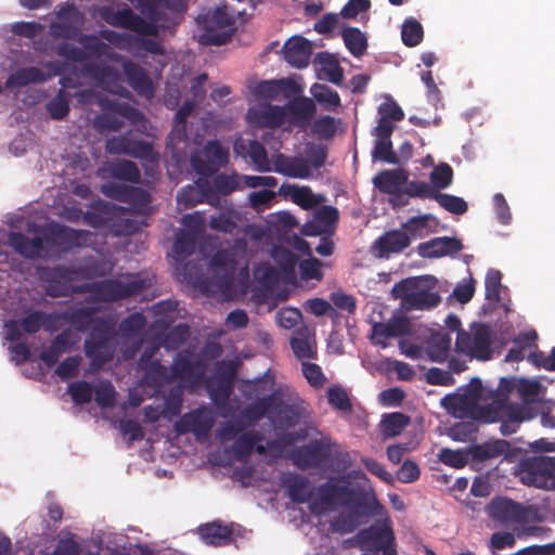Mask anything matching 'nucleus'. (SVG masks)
<instances>
[{
	"instance_id": "nucleus-50",
	"label": "nucleus",
	"mask_w": 555,
	"mask_h": 555,
	"mask_svg": "<svg viewBox=\"0 0 555 555\" xmlns=\"http://www.w3.org/2000/svg\"><path fill=\"white\" fill-rule=\"evenodd\" d=\"M430 185L439 192L447 189L453 181V169L447 163H440L435 166L429 175Z\"/></svg>"
},
{
	"instance_id": "nucleus-24",
	"label": "nucleus",
	"mask_w": 555,
	"mask_h": 555,
	"mask_svg": "<svg viewBox=\"0 0 555 555\" xmlns=\"http://www.w3.org/2000/svg\"><path fill=\"white\" fill-rule=\"evenodd\" d=\"M408 179L409 175L404 169H384L373 178V184L380 193L401 197L402 186Z\"/></svg>"
},
{
	"instance_id": "nucleus-5",
	"label": "nucleus",
	"mask_w": 555,
	"mask_h": 555,
	"mask_svg": "<svg viewBox=\"0 0 555 555\" xmlns=\"http://www.w3.org/2000/svg\"><path fill=\"white\" fill-rule=\"evenodd\" d=\"M337 443L330 436H322L319 439H311L308 443L295 449L292 452L291 459L294 465L301 470L324 467L333 457H336L344 464L349 463V454L337 451Z\"/></svg>"
},
{
	"instance_id": "nucleus-9",
	"label": "nucleus",
	"mask_w": 555,
	"mask_h": 555,
	"mask_svg": "<svg viewBox=\"0 0 555 555\" xmlns=\"http://www.w3.org/2000/svg\"><path fill=\"white\" fill-rule=\"evenodd\" d=\"M229 162V150L218 140H209L203 149L190 157L191 168L202 178L214 176Z\"/></svg>"
},
{
	"instance_id": "nucleus-38",
	"label": "nucleus",
	"mask_w": 555,
	"mask_h": 555,
	"mask_svg": "<svg viewBox=\"0 0 555 555\" xmlns=\"http://www.w3.org/2000/svg\"><path fill=\"white\" fill-rule=\"evenodd\" d=\"M55 323V312L46 313L43 311H34L22 318L18 322L21 328L28 334L37 333L41 326H43L46 330H52Z\"/></svg>"
},
{
	"instance_id": "nucleus-20",
	"label": "nucleus",
	"mask_w": 555,
	"mask_h": 555,
	"mask_svg": "<svg viewBox=\"0 0 555 555\" xmlns=\"http://www.w3.org/2000/svg\"><path fill=\"white\" fill-rule=\"evenodd\" d=\"M197 185L206 196V203L217 205L219 203V195H229L238 188L236 176H229L224 173L217 175L210 182L207 179L199 178Z\"/></svg>"
},
{
	"instance_id": "nucleus-58",
	"label": "nucleus",
	"mask_w": 555,
	"mask_h": 555,
	"mask_svg": "<svg viewBox=\"0 0 555 555\" xmlns=\"http://www.w3.org/2000/svg\"><path fill=\"white\" fill-rule=\"evenodd\" d=\"M144 370L146 372L147 378L153 384L165 385V384H168V383H171V382L176 380L172 377L171 371L169 372L167 366L162 364L159 360H154Z\"/></svg>"
},
{
	"instance_id": "nucleus-25",
	"label": "nucleus",
	"mask_w": 555,
	"mask_h": 555,
	"mask_svg": "<svg viewBox=\"0 0 555 555\" xmlns=\"http://www.w3.org/2000/svg\"><path fill=\"white\" fill-rule=\"evenodd\" d=\"M462 249V241L450 236L435 237L418 245V254L424 258L452 256Z\"/></svg>"
},
{
	"instance_id": "nucleus-29",
	"label": "nucleus",
	"mask_w": 555,
	"mask_h": 555,
	"mask_svg": "<svg viewBox=\"0 0 555 555\" xmlns=\"http://www.w3.org/2000/svg\"><path fill=\"white\" fill-rule=\"evenodd\" d=\"M9 245L26 259H37L43 256L44 241L40 236L29 238L21 232H11L8 235Z\"/></svg>"
},
{
	"instance_id": "nucleus-59",
	"label": "nucleus",
	"mask_w": 555,
	"mask_h": 555,
	"mask_svg": "<svg viewBox=\"0 0 555 555\" xmlns=\"http://www.w3.org/2000/svg\"><path fill=\"white\" fill-rule=\"evenodd\" d=\"M372 156L376 160H380L387 164H398L399 159L392 150V143L390 139L376 138Z\"/></svg>"
},
{
	"instance_id": "nucleus-19",
	"label": "nucleus",
	"mask_w": 555,
	"mask_h": 555,
	"mask_svg": "<svg viewBox=\"0 0 555 555\" xmlns=\"http://www.w3.org/2000/svg\"><path fill=\"white\" fill-rule=\"evenodd\" d=\"M393 532L388 527L370 526L357 533V542L361 550L372 553L387 551L393 546Z\"/></svg>"
},
{
	"instance_id": "nucleus-41",
	"label": "nucleus",
	"mask_w": 555,
	"mask_h": 555,
	"mask_svg": "<svg viewBox=\"0 0 555 555\" xmlns=\"http://www.w3.org/2000/svg\"><path fill=\"white\" fill-rule=\"evenodd\" d=\"M344 43L351 55L361 57L367 49V38L357 27H346L341 31Z\"/></svg>"
},
{
	"instance_id": "nucleus-4",
	"label": "nucleus",
	"mask_w": 555,
	"mask_h": 555,
	"mask_svg": "<svg viewBox=\"0 0 555 555\" xmlns=\"http://www.w3.org/2000/svg\"><path fill=\"white\" fill-rule=\"evenodd\" d=\"M149 287L143 279L122 282L118 279H105L80 284L79 293L89 294L87 304L116 302L139 295Z\"/></svg>"
},
{
	"instance_id": "nucleus-43",
	"label": "nucleus",
	"mask_w": 555,
	"mask_h": 555,
	"mask_svg": "<svg viewBox=\"0 0 555 555\" xmlns=\"http://www.w3.org/2000/svg\"><path fill=\"white\" fill-rule=\"evenodd\" d=\"M274 403V393H270L262 398H258L254 403L246 406L243 412L244 417L250 421V424L254 425L262 417L268 416L270 418V413Z\"/></svg>"
},
{
	"instance_id": "nucleus-34",
	"label": "nucleus",
	"mask_w": 555,
	"mask_h": 555,
	"mask_svg": "<svg viewBox=\"0 0 555 555\" xmlns=\"http://www.w3.org/2000/svg\"><path fill=\"white\" fill-rule=\"evenodd\" d=\"M451 341L450 333L443 330L431 334L426 346L429 359L437 363L444 362L451 349Z\"/></svg>"
},
{
	"instance_id": "nucleus-6",
	"label": "nucleus",
	"mask_w": 555,
	"mask_h": 555,
	"mask_svg": "<svg viewBox=\"0 0 555 555\" xmlns=\"http://www.w3.org/2000/svg\"><path fill=\"white\" fill-rule=\"evenodd\" d=\"M513 475L525 486L553 489L555 487V456H525L513 467Z\"/></svg>"
},
{
	"instance_id": "nucleus-15",
	"label": "nucleus",
	"mask_w": 555,
	"mask_h": 555,
	"mask_svg": "<svg viewBox=\"0 0 555 555\" xmlns=\"http://www.w3.org/2000/svg\"><path fill=\"white\" fill-rule=\"evenodd\" d=\"M214 425L211 411L202 406L183 414L173 427L179 435L192 433L197 441L203 442L209 437Z\"/></svg>"
},
{
	"instance_id": "nucleus-1",
	"label": "nucleus",
	"mask_w": 555,
	"mask_h": 555,
	"mask_svg": "<svg viewBox=\"0 0 555 555\" xmlns=\"http://www.w3.org/2000/svg\"><path fill=\"white\" fill-rule=\"evenodd\" d=\"M77 42L82 48H77L68 42L60 43L56 48L57 55L67 61L80 63L83 75L93 79L101 88L111 90V86L118 83V72L104 62L92 61V59L107 55L109 47L95 35L89 34L80 35Z\"/></svg>"
},
{
	"instance_id": "nucleus-31",
	"label": "nucleus",
	"mask_w": 555,
	"mask_h": 555,
	"mask_svg": "<svg viewBox=\"0 0 555 555\" xmlns=\"http://www.w3.org/2000/svg\"><path fill=\"white\" fill-rule=\"evenodd\" d=\"M74 345L72 333L65 330L57 334L52 340L50 346L41 351L39 358L43 363L51 367L57 363L60 357L72 349Z\"/></svg>"
},
{
	"instance_id": "nucleus-10",
	"label": "nucleus",
	"mask_w": 555,
	"mask_h": 555,
	"mask_svg": "<svg viewBox=\"0 0 555 555\" xmlns=\"http://www.w3.org/2000/svg\"><path fill=\"white\" fill-rule=\"evenodd\" d=\"M204 29L203 39L214 46L227 43L235 31V21L227 11V7H218L211 14L198 21Z\"/></svg>"
},
{
	"instance_id": "nucleus-54",
	"label": "nucleus",
	"mask_w": 555,
	"mask_h": 555,
	"mask_svg": "<svg viewBox=\"0 0 555 555\" xmlns=\"http://www.w3.org/2000/svg\"><path fill=\"white\" fill-rule=\"evenodd\" d=\"M435 201L447 211L454 215H464L467 209V203L459 196L441 193L437 191Z\"/></svg>"
},
{
	"instance_id": "nucleus-30",
	"label": "nucleus",
	"mask_w": 555,
	"mask_h": 555,
	"mask_svg": "<svg viewBox=\"0 0 555 555\" xmlns=\"http://www.w3.org/2000/svg\"><path fill=\"white\" fill-rule=\"evenodd\" d=\"M113 339L87 338L83 344L85 354L91 364L101 367L113 359L114 350L111 346Z\"/></svg>"
},
{
	"instance_id": "nucleus-44",
	"label": "nucleus",
	"mask_w": 555,
	"mask_h": 555,
	"mask_svg": "<svg viewBox=\"0 0 555 555\" xmlns=\"http://www.w3.org/2000/svg\"><path fill=\"white\" fill-rule=\"evenodd\" d=\"M269 371L264 373L262 376L257 377L255 379H245L242 380L241 391L243 396L247 399L259 398L260 395H263L274 384L273 377L268 378Z\"/></svg>"
},
{
	"instance_id": "nucleus-35",
	"label": "nucleus",
	"mask_w": 555,
	"mask_h": 555,
	"mask_svg": "<svg viewBox=\"0 0 555 555\" xmlns=\"http://www.w3.org/2000/svg\"><path fill=\"white\" fill-rule=\"evenodd\" d=\"M107 171L116 180L138 184L141 182V172L138 165L128 159H114L108 163Z\"/></svg>"
},
{
	"instance_id": "nucleus-57",
	"label": "nucleus",
	"mask_w": 555,
	"mask_h": 555,
	"mask_svg": "<svg viewBox=\"0 0 555 555\" xmlns=\"http://www.w3.org/2000/svg\"><path fill=\"white\" fill-rule=\"evenodd\" d=\"M327 400L328 403L336 410L344 413L352 412V403L347 391L339 387L333 386L327 390Z\"/></svg>"
},
{
	"instance_id": "nucleus-27",
	"label": "nucleus",
	"mask_w": 555,
	"mask_h": 555,
	"mask_svg": "<svg viewBox=\"0 0 555 555\" xmlns=\"http://www.w3.org/2000/svg\"><path fill=\"white\" fill-rule=\"evenodd\" d=\"M283 54L288 64L296 68H304L309 64L312 44L301 36H294L284 43Z\"/></svg>"
},
{
	"instance_id": "nucleus-49",
	"label": "nucleus",
	"mask_w": 555,
	"mask_h": 555,
	"mask_svg": "<svg viewBox=\"0 0 555 555\" xmlns=\"http://www.w3.org/2000/svg\"><path fill=\"white\" fill-rule=\"evenodd\" d=\"M401 38L406 47L412 48L418 46L424 38L422 24L414 18L405 20L401 28Z\"/></svg>"
},
{
	"instance_id": "nucleus-40",
	"label": "nucleus",
	"mask_w": 555,
	"mask_h": 555,
	"mask_svg": "<svg viewBox=\"0 0 555 555\" xmlns=\"http://www.w3.org/2000/svg\"><path fill=\"white\" fill-rule=\"evenodd\" d=\"M263 436L258 431L241 434L232 444L234 457L245 462L251 455L255 444L262 441Z\"/></svg>"
},
{
	"instance_id": "nucleus-52",
	"label": "nucleus",
	"mask_w": 555,
	"mask_h": 555,
	"mask_svg": "<svg viewBox=\"0 0 555 555\" xmlns=\"http://www.w3.org/2000/svg\"><path fill=\"white\" fill-rule=\"evenodd\" d=\"M190 336V326L180 323L168 331L163 340V347L167 350H176L183 345Z\"/></svg>"
},
{
	"instance_id": "nucleus-45",
	"label": "nucleus",
	"mask_w": 555,
	"mask_h": 555,
	"mask_svg": "<svg viewBox=\"0 0 555 555\" xmlns=\"http://www.w3.org/2000/svg\"><path fill=\"white\" fill-rule=\"evenodd\" d=\"M196 237L192 231L180 230L176 234L172 251L177 260H184L191 256L195 249Z\"/></svg>"
},
{
	"instance_id": "nucleus-51",
	"label": "nucleus",
	"mask_w": 555,
	"mask_h": 555,
	"mask_svg": "<svg viewBox=\"0 0 555 555\" xmlns=\"http://www.w3.org/2000/svg\"><path fill=\"white\" fill-rule=\"evenodd\" d=\"M248 156L254 164L256 170L260 172H269L272 170L264 146L257 140H253L248 145Z\"/></svg>"
},
{
	"instance_id": "nucleus-36",
	"label": "nucleus",
	"mask_w": 555,
	"mask_h": 555,
	"mask_svg": "<svg viewBox=\"0 0 555 555\" xmlns=\"http://www.w3.org/2000/svg\"><path fill=\"white\" fill-rule=\"evenodd\" d=\"M48 76L38 67L30 66L15 70L5 80L9 89L22 88L29 83H41L47 81Z\"/></svg>"
},
{
	"instance_id": "nucleus-60",
	"label": "nucleus",
	"mask_w": 555,
	"mask_h": 555,
	"mask_svg": "<svg viewBox=\"0 0 555 555\" xmlns=\"http://www.w3.org/2000/svg\"><path fill=\"white\" fill-rule=\"evenodd\" d=\"M502 273L499 270L490 269L486 274L485 286L488 300L499 302L501 300Z\"/></svg>"
},
{
	"instance_id": "nucleus-14",
	"label": "nucleus",
	"mask_w": 555,
	"mask_h": 555,
	"mask_svg": "<svg viewBox=\"0 0 555 555\" xmlns=\"http://www.w3.org/2000/svg\"><path fill=\"white\" fill-rule=\"evenodd\" d=\"M206 372L205 360L191 349L180 350L171 363V373L176 380L180 379L196 385L203 380Z\"/></svg>"
},
{
	"instance_id": "nucleus-48",
	"label": "nucleus",
	"mask_w": 555,
	"mask_h": 555,
	"mask_svg": "<svg viewBox=\"0 0 555 555\" xmlns=\"http://www.w3.org/2000/svg\"><path fill=\"white\" fill-rule=\"evenodd\" d=\"M409 422V416L400 412H395L384 415L380 426L385 436L395 437L402 433Z\"/></svg>"
},
{
	"instance_id": "nucleus-64",
	"label": "nucleus",
	"mask_w": 555,
	"mask_h": 555,
	"mask_svg": "<svg viewBox=\"0 0 555 555\" xmlns=\"http://www.w3.org/2000/svg\"><path fill=\"white\" fill-rule=\"evenodd\" d=\"M245 429L246 426L242 421H228L218 427L216 436L221 443H224L236 439Z\"/></svg>"
},
{
	"instance_id": "nucleus-11",
	"label": "nucleus",
	"mask_w": 555,
	"mask_h": 555,
	"mask_svg": "<svg viewBox=\"0 0 555 555\" xmlns=\"http://www.w3.org/2000/svg\"><path fill=\"white\" fill-rule=\"evenodd\" d=\"M89 234L85 230H75L63 224H52L44 236V255H57L66 254L74 248L82 246V237Z\"/></svg>"
},
{
	"instance_id": "nucleus-2",
	"label": "nucleus",
	"mask_w": 555,
	"mask_h": 555,
	"mask_svg": "<svg viewBox=\"0 0 555 555\" xmlns=\"http://www.w3.org/2000/svg\"><path fill=\"white\" fill-rule=\"evenodd\" d=\"M367 508V517L376 514L380 504L374 490L369 486L367 492L351 487L345 478L330 479L318 487V498L310 505L313 513L335 509L337 507Z\"/></svg>"
},
{
	"instance_id": "nucleus-26",
	"label": "nucleus",
	"mask_w": 555,
	"mask_h": 555,
	"mask_svg": "<svg viewBox=\"0 0 555 555\" xmlns=\"http://www.w3.org/2000/svg\"><path fill=\"white\" fill-rule=\"evenodd\" d=\"M274 403L270 413V421L275 430H285L294 427L300 421V414L296 406L284 402L279 391H273Z\"/></svg>"
},
{
	"instance_id": "nucleus-32",
	"label": "nucleus",
	"mask_w": 555,
	"mask_h": 555,
	"mask_svg": "<svg viewBox=\"0 0 555 555\" xmlns=\"http://www.w3.org/2000/svg\"><path fill=\"white\" fill-rule=\"evenodd\" d=\"M283 486L286 488L288 496L294 503H307L313 496V490L306 476L289 474L284 478Z\"/></svg>"
},
{
	"instance_id": "nucleus-46",
	"label": "nucleus",
	"mask_w": 555,
	"mask_h": 555,
	"mask_svg": "<svg viewBox=\"0 0 555 555\" xmlns=\"http://www.w3.org/2000/svg\"><path fill=\"white\" fill-rule=\"evenodd\" d=\"M70 95L63 89H60L55 96L46 104V109L54 120H63L69 114Z\"/></svg>"
},
{
	"instance_id": "nucleus-7",
	"label": "nucleus",
	"mask_w": 555,
	"mask_h": 555,
	"mask_svg": "<svg viewBox=\"0 0 555 555\" xmlns=\"http://www.w3.org/2000/svg\"><path fill=\"white\" fill-rule=\"evenodd\" d=\"M39 278L44 284L46 293L52 298L68 297L79 293L80 284L73 283L86 279L85 270L75 266L56 264L39 270Z\"/></svg>"
},
{
	"instance_id": "nucleus-8",
	"label": "nucleus",
	"mask_w": 555,
	"mask_h": 555,
	"mask_svg": "<svg viewBox=\"0 0 555 555\" xmlns=\"http://www.w3.org/2000/svg\"><path fill=\"white\" fill-rule=\"evenodd\" d=\"M492 331L487 324H477L473 333L460 331L456 335L455 350L473 359L487 361L492 354Z\"/></svg>"
},
{
	"instance_id": "nucleus-62",
	"label": "nucleus",
	"mask_w": 555,
	"mask_h": 555,
	"mask_svg": "<svg viewBox=\"0 0 555 555\" xmlns=\"http://www.w3.org/2000/svg\"><path fill=\"white\" fill-rule=\"evenodd\" d=\"M337 131V121L332 116H322L314 120L312 125V132L318 138L323 140H331L335 137Z\"/></svg>"
},
{
	"instance_id": "nucleus-17",
	"label": "nucleus",
	"mask_w": 555,
	"mask_h": 555,
	"mask_svg": "<svg viewBox=\"0 0 555 555\" xmlns=\"http://www.w3.org/2000/svg\"><path fill=\"white\" fill-rule=\"evenodd\" d=\"M489 517L504 525L521 524L528 518V509L511 499L496 496L487 505Z\"/></svg>"
},
{
	"instance_id": "nucleus-28",
	"label": "nucleus",
	"mask_w": 555,
	"mask_h": 555,
	"mask_svg": "<svg viewBox=\"0 0 555 555\" xmlns=\"http://www.w3.org/2000/svg\"><path fill=\"white\" fill-rule=\"evenodd\" d=\"M273 170L289 178L308 179L312 175L309 162L302 156L278 154L273 162Z\"/></svg>"
},
{
	"instance_id": "nucleus-16",
	"label": "nucleus",
	"mask_w": 555,
	"mask_h": 555,
	"mask_svg": "<svg viewBox=\"0 0 555 555\" xmlns=\"http://www.w3.org/2000/svg\"><path fill=\"white\" fill-rule=\"evenodd\" d=\"M101 192L108 198L129 204L135 210L144 209L151 202V196L144 189L133 185L106 182L102 184Z\"/></svg>"
},
{
	"instance_id": "nucleus-55",
	"label": "nucleus",
	"mask_w": 555,
	"mask_h": 555,
	"mask_svg": "<svg viewBox=\"0 0 555 555\" xmlns=\"http://www.w3.org/2000/svg\"><path fill=\"white\" fill-rule=\"evenodd\" d=\"M89 331V338L114 339L115 322L107 317H96Z\"/></svg>"
},
{
	"instance_id": "nucleus-33",
	"label": "nucleus",
	"mask_w": 555,
	"mask_h": 555,
	"mask_svg": "<svg viewBox=\"0 0 555 555\" xmlns=\"http://www.w3.org/2000/svg\"><path fill=\"white\" fill-rule=\"evenodd\" d=\"M125 74L129 85L138 94L146 98L153 96V81L141 66L134 63H128L125 65Z\"/></svg>"
},
{
	"instance_id": "nucleus-3",
	"label": "nucleus",
	"mask_w": 555,
	"mask_h": 555,
	"mask_svg": "<svg viewBox=\"0 0 555 555\" xmlns=\"http://www.w3.org/2000/svg\"><path fill=\"white\" fill-rule=\"evenodd\" d=\"M437 279L431 275L411 276L396 283L391 296L408 310H428L441 302Z\"/></svg>"
},
{
	"instance_id": "nucleus-63",
	"label": "nucleus",
	"mask_w": 555,
	"mask_h": 555,
	"mask_svg": "<svg viewBox=\"0 0 555 555\" xmlns=\"http://www.w3.org/2000/svg\"><path fill=\"white\" fill-rule=\"evenodd\" d=\"M68 392L76 404L82 405L92 400L93 388L86 380H77L68 386Z\"/></svg>"
},
{
	"instance_id": "nucleus-53",
	"label": "nucleus",
	"mask_w": 555,
	"mask_h": 555,
	"mask_svg": "<svg viewBox=\"0 0 555 555\" xmlns=\"http://www.w3.org/2000/svg\"><path fill=\"white\" fill-rule=\"evenodd\" d=\"M313 98L327 109H336L340 106V98L336 91L326 85H313L311 88Z\"/></svg>"
},
{
	"instance_id": "nucleus-13",
	"label": "nucleus",
	"mask_w": 555,
	"mask_h": 555,
	"mask_svg": "<svg viewBox=\"0 0 555 555\" xmlns=\"http://www.w3.org/2000/svg\"><path fill=\"white\" fill-rule=\"evenodd\" d=\"M481 397V383L475 379V384L461 397H454V408L472 406V416L482 423H494L503 417V401H493L487 405H477Z\"/></svg>"
},
{
	"instance_id": "nucleus-12",
	"label": "nucleus",
	"mask_w": 555,
	"mask_h": 555,
	"mask_svg": "<svg viewBox=\"0 0 555 555\" xmlns=\"http://www.w3.org/2000/svg\"><path fill=\"white\" fill-rule=\"evenodd\" d=\"M100 16L111 26L129 29L141 36H156L158 34L155 23L145 21L128 5L117 11L112 7H102Z\"/></svg>"
},
{
	"instance_id": "nucleus-21",
	"label": "nucleus",
	"mask_w": 555,
	"mask_h": 555,
	"mask_svg": "<svg viewBox=\"0 0 555 555\" xmlns=\"http://www.w3.org/2000/svg\"><path fill=\"white\" fill-rule=\"evenodd\" d=\"M372 332L373 343L386 348L388 338L401 337L411 333V322L405 317H397L388 322L375 323Z\"/></svg>"
},
{
	"instance_id": "nucleus-56",
	"label": "nucleus",
	"mask_w": 555,
	"mask_h": 555,
	"mask_svg": "<svg viewBox=\"0 0 555 555\" xmlns=\"http://www.w3.org/2000/svg\"><path fill=\"white\" fill-rule=\"evenodd\" d=\"M233 384L212 377L207 382V390L215 402H225L233 392Z\"/></svg>"
},
{
	"instance_id": "nucleus-22",
	"label": "nucleus",
	"mask_w": 555,
	"mask_h": 555,
	"mask_svg": "<svg viewBox=\"0 0 555 555\" xmlns=\"http://www.w3.org/2000/svg\"><path fill=\"white\" fill-rule=\"evenodd\" d=\"M411 243L408 233L391 230L380 235L372 245V253L378 258H388L390 254L401 253Z\"/></svg>"
},
{
	"instance_id": "nucleus-23",
	"label": "nucleus",
	"mask_w": 555,
	"mask_h": 555,
	"mask_svg": "<svg viewBox=\"0 0 555 555\" xmlns=\"http://www.w3.org/2000/svg\"><path fill=\"white\" fill-rule=\"evenodd\" d=\"M100 308L93 306H72L63 312H55L56 322L65 321L77 332L85 333L89 331Z\"/></svg>"
},
{
	"instance_id": "nucleus-47",
	"label": "nucleus",
	"mask_w": 555,
	"mask_h": 555,
	"mask_svg": "<svg viewBox=\"0 0 555 555\" xmlns=\"http://www.w3.org/2000/svg\"><path fill=\"white\" fill-rule=\"evenodd\" d=\"M210 266L215 270H221L224 276L232 280L236 271L235 255L229 249H220L211 258Z\"/></svg>"
},
{
	"instance_id": "nucleus-61",
	"label": "nucleus",
	"mask_w": 555,
	"mask_h": 555,
	"mask_svg": "<svg viewBox=\"0 0 555 555\" xmlns=\"http://www.w3.org/2000/svg\"><path fill=\"white\" fill-rule=\"evenodd\" d=\"M403 195H408L409 197H418V198H431L435 199L437 191L427 182L412 180L404 184Z\"/></svg>"
},
{
	"instance_id": "nucleus-39",
	"label": "nucleus",
	"mask_w": 555,
	"mask_h": 555,
	"mask_svg": "<svg viewBox=\"0 0 555 555\" xmlns=\"http://www.w3.org/2000/svg\"><path fill=\"white\" fill-rule=\"evenodd\" d=\"M202 539L210 545L219 546L231 541L232 530L220 522H210L199 527Z\"/></svg>"
},
{
	"instance_id": "nucleus-18",
	"label": "nucleus",
	"mask_w": 555,
	"mask_h": 555,
	"mask_svg": "<svg viewBox=\"0 0 555 555\" xmlns=\"http://www.w3.org/2000/svg\"><path fill=\"white\" fill-rule=\"evenodd\" d=\"M246 118L254 128L276 129L285 124L286 111L279 105L259 104L247 111Z\"/></svg>"
},
{
	"instance_id": "nucleus-37",
	"label": "nucleus",
	"mask_w": 555,
	"mask_h": 555,
	"mask_svg": "<svg viewBox=\"0 0 555 555\" xmlns=\"http://www.w3.org/2000/svg\"><path fill=\"white\" fill-rule=\"evenodd\" d=\"M289 113L293 117V124L300 128H306L313 119L317 113V106L312 99L300 98L289 106Z\"/></svg>"
},
{
	"instance_id": "nucleus-42",
	"label": "nucleus",
	"mask_w": 555,
	"mask_h": 555,
	"mask_svg": "<svg viewBox=\"0 0 555 555\" xmlns=\"http://www.w3.org/2000/svg\"><path fill=\"white\" fill-rule=\"evenodd\" d=\"M509 447L508 441L499 439L475 446L472 450V454L475 460L486 461L506 454L509 451Z\"/></svg>"
}]
</instances>
